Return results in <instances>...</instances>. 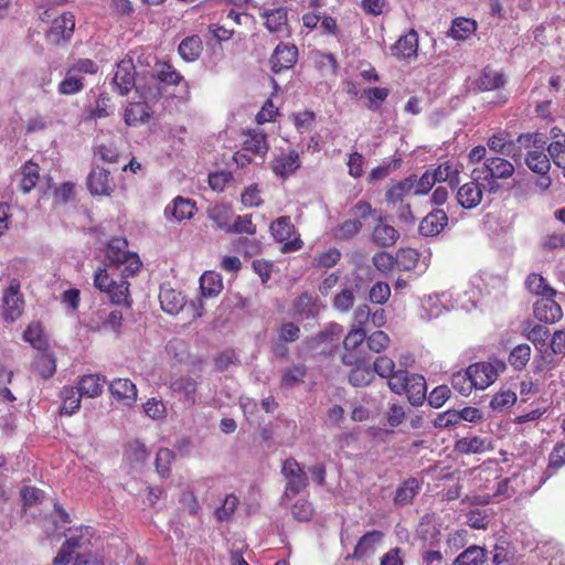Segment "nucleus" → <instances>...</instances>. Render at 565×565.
Instances as JSON below:
<instances>
[{
    "mask_svg": "<svg viewBox=\"0 0 565 565\" xmlns=\"http://www.w3.org/2000/svg\"><path fill=\"white\" fill-rule=\"evenodd\" d=\"M127 245V241L122 237L113 238L106 250L109 269L115 267L122 278L134 276L141 267L139 256L128 252Z\"/></svg>",
    "mask_w": 565,
    "mask_h": 565,
    "instance_id": "obj_1",
    "label": "nucleus"
},
{
    "mask_svg": "<svg viewBox=\"0 0 565 565\" xmlns=\"http://www.w3.org/2000/svg\"><path fill=\"white\" fill-rule=\"evenodd\" d=\"M505 369V362L499 359L471 364L470 373L475 388L486 390L497 381L499 374L503 373Z\"/></svg>",
    "mask_w": 565,
    "mask_h": 565,
    "instance_id": "obj_2",
    "label": "nucleus"
},
{
    "mask_svg": "<svg viewBox=\"0 0 565 565\" xmlns=\"http://www.w3.org/2000/svg\"><path fill=\"white\" fill-rule=\"evenodd\" d=\"M270 233L274 238L282 243L281 252L291 253L302 247V241L299 236H295L296 228L289 216H280L270 224Z\"/></svg>",
    "mask_w": 565,
    "mask_h": 565,
    "instance_id": "obj_3",
    "label": "nucleus"
},
{
    "mask_svg": "<svg viewBox=\"0 0 565 565\" xmlns=\"http://www.w3.org/2000/svg\"><path fill=\"white\" fill-rule=\"evenodd\" d=\"M281 473L288 480L284 497H295L308 486L306 472L294 458H288L284 461Z\"/></svg>",
    "mask_w": 565,
    "mask_h": 565,
    "instance_id": "obj_4",
    "label": "nucleus"
},
{
    "mask_svg": "<svg viewBox=\"0 0 565 565\" xmlns=\"http://www.w3.org/2000/svg\"><path fill=\"white\" fill-rule=\"evenodd\" d=\"M75 30V18L71 12H64L55 18L45 33L47 43L60 45L73 36Z\"/></svg>",
    "mask_w": 565,
    "mask_h": 565,
    "instance_id": "obj_5",
    "label": "nucleus"
},
{
    "mask_svg": "<svg viewBox=\"0 0 565 565\" xmlns=\"http://www.w3.org/2000/svg\"><path fill=\"white\" fill-rule=\"evenodd\" d=\"M480 179L481 174L479 173V169H475L472 171V180L458 188L456 198L459 205L463 209L471 210L481 203L483 190L480 184Z\"/></svg>",
    "mask_w": 565,
    "mask_h": 565,
    "instance_id": "obj_6",
    "label": "nucleus"
},
{
    "mask_svg": "<svg viewBox=\"0 0 565 565\" xmlns=\"http://www.w3.org/2000/svg\"><path fill=\"white\" fill-rule=\"evenodd\" d=\"M2 302L6 321L12 322L22 315L24 301L20 294V284L15 279H13L10 286L4 290Z\"/></svg>",
    "mask_w": 565,
    "mask_h": 565,
    "instance_id": "obj_7",
    "label": "nucleus"
},
{
    "mask_svg": "<svg viewBox=\"0 0 565 565\" xmlns=\"http://www.w3.org/2000/svg\"><path fill=\"white\" fill-rule=\"evenodd\" d=\"M463 169L462 163L456 159H448L440 162L435 169H429L433 178L437 182H448L451 188L459 186L460 173Z\"/></svg>",
    "mask_w": 565,
    "mask_h": 565,
    "instance_id": "obj_8",
    "label": "nucleus"
},
{
    "mask_svg": "<svg viewBox=\"0 0 565 565\" xmlns=\"http://www.w3.org/2000/svg\"><path fill=\"white\" fill-rule=\"evenodd\" d=\"M113 84L120 95L128 94L136 86L135 65L131 58H124L117 64Z\"/></svg>",
    "mask_w": 565,
    "mask_h": 565,
    "instance_id": "obj_9",
    "label": "nucleus"
},
{
    "mask_svg": "<svg viewBox=\"0 0 565 565\" xmlns=\"http://www.w3.org/2000/svg\"><path fill=\"white\" fill-rule=\"evenodd\" d=\"M391 55L398 58L411 61L417 56L418 34L415 30H409L407 34L402 35L394 45L391 46Z\"/></svg>",
    "mask_w": 565,
    "mask_h": 565,
    "instance_id": "obj_10",
    "label": "nucleus"
},
{
    "mask_svg": "<svg viewBox=\"0 0 565 565\" xmlns=\"http://www.w3.org/2000/svg\"><path fill=\"white\" fill-rule=\"evenodd\" d=\"M87 186L94 195H110L115 189L113 178L109 172L103 168H94L87 179Z\"/></svg>",
    "mask_w": 565,
    "mask_h": 565,
    "instance_id": "obj_11",
    "label": "nucleus"
},
{
    "mask_svg": "<svg viewBox=\"0 0 565 565\" xmlns=\"http://www.w3.org/2000/svg\"><path fill=\"white\" fill-rule=\"evenodd\" d=\"M299 153L295 150L280 153L270 162V168L273 172L282 180L287 179L289 175L295 173L296 170L299 169Z\"/></svg>",
    "mask_w": 565,
    "mask_h": 565,
    "instance_id": "obj_12",
    "label": "nucleus"
},
{
    "mask_svg": "<svg viewBox=\"0 0 565 565\" xmlns=\"http://www.w3.org/2000/svg\"><path fill=\"white\" fill-rule=\"evenodd\" d=\"M554 297L547 296L535 302L533 313L537 320L545 323H554L563 317V310L554 300Z\"/></svg>",
    "mask_w": 565,
    "mask_h": 565,
    "instance_id": "obj_13",
    "label": "nucleus"
},
{
    "mask_svg": "<svg viewBox=\"0 0 565 565\" xmlns=\"http://www.w3.org/2000/svg\"><path fill=\"white\" fill-rule=\"evenodd\" d=\"M298 51L295 45L280 43L276 46L271 57V70L279 73L294 66L297 61Z\"/></svg>",
    "mask_w": 565,
    "mask_h": 565,
    "instance_id": "obj_14",
    "label": "nucleus"
},
{
    "mask_svg": "<svg viewBox=\"0 0 565 565\" xmlns=\"http://www.w3.org/2000/svg\"><path fill=\"white\" fill-rule=\"evenodd\" d=\"M109 392L126 406H132L137 401V386L129 379H115L109 383Z\"/></svg>",
    "mask_w": 565,
    "mask_h": 565,
    "instance_id": "obj_15",
    "label": "nucleus"
},
{
    "mask_svg": "<svg viewBox=\"0 0 565 565\" xmlns=\"http://www.w3.org/2000/svg\"><path fill=\"white\" fill-rule=\"evenodd\" d=\"M383 532L381 531H369L358 542L352 554L347 556V559L361 561L369 555L375 553L376 544L383 539Z\"/></svg>",
    "mask_w": 565,
    "mask_h": 565,
    "instance_id": "obj_16",
    "label": "nucleus"
},
{
    "mask_svg": "<svg viewBox=\"0 0 565 565\" xmlns=\"http://www.w3.org/2000/svg\"><path fill=\"white\" fill-rule=\"evenodd\" d=\"M170 388L174 394L181 395V402L191 407L196 403L198 383L190 376H180L173 380Z\"/></svg>",
    "mask_w": 565,
    "mask_h": 565,
    "instance_id": "obj_17",
    "label": "nucleus"
},
{
    "mask_svg": "<svg viewBox=\"0 0 565 565\" xmlns=\"http://www.w3.org/2000/svg\"><path fill=\"white\" fill-rule=\"evenodd\" d=\"M448 224V216L444 210H434L428 213L419 224V233L424 236L438 235Z\"/></svg>",
    "mask_w": 565,
    "mask_h": 565,
    "instance_id": "obj_18",
    "label": "nucleus"
},
{
    "mask_svg": "<svg viewBox=\"0 0 565 565\" xmlns=\"http://www.w3.org/2000/svg\"><path fill=\"white\" fill-rule=\"evenodd\" d=\"M514 170V166L509 160L501 157H489L479 173H488L497 179H509L513 175Z\"/></svg>",
    "mask_w": 565,
    "mask_h": 565,
    "instance_id": "obj_19",
    "label": "nucleus"
},
{
    "mask_svg": "<svg viewBox=\"0 0 565 565\" xmlns=\"http://www.w3.org/2000/svg\"><path fill=\"white\" fill-rule=\"evenodd\" d=\"M544 145L545 142H542L535 149L527 150L524 158L527 168L541 175L547 174L551 169L550 157L544 152Z\"/></svg>",
    "mask_w": 565,
    "mask_h": 565,
    "instance_id": "obj_20",
    "label": "nucleus"
},
{
    "mask_svg": "<svg viewBox=\"0 0 565 565\" xmlns=\"http://www.w3.org/2000/svg\"><path fill=\"white\" fill-rule=\"evenodd\" d=\"M487 146L493 152L512 157L513 159L521 158L520 150L515 149L513 140L505 131H500L492 135L487 142Z\"/></svg>",
    "mask_w": 565,
    "mask_h": 565,
    "instance_id": "obj_21",
    "label": "nucleus"
},
{
    "mask_svg": "<svg viewBox=\"0 0 565 565\" xmlns=\"http://www.w3.org/2000/svg\"><path fill=\"white\" fill-rule=\"evenodd\" d=\"M159 301L162 310L172 316L179 313L185 305L184 296L170 287H161Z\"/></svg>",
    "mask_w": 565,
    "mask_h": 565,
    "instance_id": "obj_22",
    "label": "nucleus"
},
{
    "mask_svg": "<svg viewBox=\"0 0 565 565\" xmlns=\"http://www.w3.org/2000/svg\"><path fill=\"white\" fill-rule=\"evenodd\" d=\"M106 377L99 374H87L83 375L77 382V390L83 397L95 398L98 397L104 390Z\"/></svg>",
    "mask_w": 565,
    "mask_h": 565,
    "instance_id": "obj_23",
    "label": "nucleus"
},
{
    "mask_svg": "<svg viewBox=\"0 0 565 565\" xmlns=\"http://www.w3.org/2000/svg\"><path fill=\"white\" fill-rule=\"evenodd\" d=\"M287 9L282 7L265 10L262 17L265 20L264 24L267 30L271 33L287 32Z\"/></svg>",
    "mask_w": 565,
    "mask_h": 565,
    "instance_id": "obj_24",
    "label": "nucleus"
},
{
    "mask_svg": "<svg viewBox=\"0 0 565 565\" xmlns=\"http://www.w3.org/2000/svg\"><path fill=\"white\" fill-rule=\"evenodd\" d=\"M399 237V233L397 230L385 223L382 218H379L377 224L374 226L372 233L373 242L382 247H387L394 245Z\"/></svg>",
    "mask_w": 565,
    "mask_h": 565,
    "instance_id": "obj_25",
    "label": "nucleus"
},
{
    "mask_svg": "<svg viewBox=\"0 0 565 565\" xmlns=\"http://www.w3.org/2000/svg\"><path fill=\"white\" fill-rule=\"evenodd\" d=\"M151 109L147 102H131L125 109V122L128 126H136L149 120Z\"/></svg>",
    "mask_w": 565,
    "mask_h": 565,
    "instance_id": "obj_26",
    "label": "nucleus"
},
{
    "mask_svg": "<svg viewBox=\"0 0 565 565\" xmlns=\"http://www.w3.org/2000/svg\"><path fill=\"white\" fill-rule=\"evenodd\" d=\"M426 388L424 376L412 373L404 393L412 405H420L426 397Z\"/></svg>",
    "mask_w": 565,
    "mask_h": 565,
    "instance_id": "obj_27",
    "label": "nucleus"
},
{
    "mask_svg": "<svg viewBox=\"0 0 565 565\" xmlns=\"http://www.w3.org/2000/svg\"><path fill=\"white\" fill-rule=\"evenodd\" d=\"M244 149L254 154L264 157L269 146L266 140V135L259 129H252L245 134Z\"/></svg>",
    "mask_w": 565,
    "mask_h": 565,
    "instance_id": "obj_28",
    "label": "nucleus"
},
{
    "mask_svg": "<svg viewBox=\"0 0 565 565\" xmlns=\"http://www.w3.org/2000/svg\"><path fill=\"white\" fill-rule=\"evenodd\" d=\"M61 414L62 415H73L81 408V398L83 395L79 393L77 387L73 386H64L61 391Z\"/></svg>",
    "mask_w": 565,
    "mask_h": 565,
    "instance_id": "obj_29",
    "label": "nucleus"
},
{
    "mask_svg": "<svg viewBox=\"0 0 565 565\" xmlns=\"http://www.w3.org/2000/svg\"><path fill=\"white\" fill-rule=\"evenodd\" d=\"M203 50V43L199 35H191L183 39L179 45V54L186 62L196 61Z\"/></svg>",
    "mask_w": 565,
    "mask_h": 565,
    "instance_id": "obj_30",
    "label": "nucleus"
},
{
    "mask_svg": "<svg viewBox=\"0 0 565 565\" xmlns=\"http://www.w3.org/2000/svg\"><path fill=\"white\" fill-rule=\"evenodd\" d=\"M294 313L302 319L315 318L318 313L316 299L308 292L298 296L294 301Z\"/></svg>",
    "mask_w": 565,
    "mask_h": 565,
    "instance_id": "obj_31",
    "label": "nucleus"
},
{
    "mask_svg": "<svg viewBox=\"0 0 565 565\" xmlns=\"http://www.w3.org/2000/svg\"><path fill=\"white\" fill-rule=\"evenodd\" d=\"M194 203L182 196H177L172 204L166 207V214H171L177 221L181 222L183 220L190 218L194 213Z\"/></svg>",
    "mask_w": 565,
    "mask_h": 565,
    "instance_id": "obj_32",
    "label": "nucleus"
},
{
    "mask_svg": "<svg viewBox=\"0 0 565 565\" xmlns=\"http://www.w3.org/2000/svg\"><path fill=\"white\" fill-rule=\"evenodd\" d=\"M200 289L203 297H215L223 289L222 277L214 271H205L200 278Z\"/></svg>",
    "mask_w": 565,
    "mask_h": 565,
    "instance_id": "obj_33",
    "label": "nucleus"
},
{
    "mask_svg": "<svg viewBox=\"0 0 565 565\" xmlns=\"http://www.w3.org/2000/svg\"><path fill=\"white\" fill-rule=\"evenodd\" d=\"M33 370L43 379H50L56 371V360L52 353H39L32 364Z\"/></svg>",
    "mask_w": 565,
    "mask_h": 565,
    "instance_id": "obj_34",
    "label": "nucleus"
},
{
    "mask_svg": "<svg viewBox=\"0 0 565 565\" xmlns=\"http://www.w3.org/2000/svg\"><path fill=\"white\" fill-rule=\"evenodd\" d=\"M486 562V550L478 545H471L461 552L452 565H483Z\"/></svg>",
    "mask_w": 565,
    "mask_h": 565,
    "instance_id": "obj_35",
    "label": "nucleus"
},
{
    "mask_svg": "<svg viewBox=\"0 0 565 565\" xmlns=\"http://www.w3.org/2000/svg\"><path fill=\"white\" fill-rule=\"evenodd\" d=\"M153 76L167 85H178L182 79L181 74L168 62L156 63Z\"/></svg>",
    "mask_w": 565,
    "mask_h": 565,
    "instance_id": "obj_36",
    "label": "nucleus"
},
{
    "mask_svg": "<svg viewBox=\"0 0 565 565\" xmlns=\"http://www.w3.org/2000/svg\"><path fill=\"white\" fill-rule=\"evenodd\" d=\"M420 483L416 478L405 480L396 490L394 501L396 504H407L412 502L414 497L418 493Z\"/></svg>",
    "mask_w": 565,
    "mask_h": 565,
    "instance_id": "obj_37",
    "label": "nucleus"
},
{
    "mask_svg": "<svg viewBox=\"0 0 565 565\" xmlns=\"http://www.w3.org/2000/svg\"><path fill=\"white\" fill-rule=\"evenodd\" d=\"M504 83L505 79L502 73L486 67L478 79V88L482 92L493 90L502 87Z\"/></svg>",
    "mask_w": 565,
    "mask_h": 565,
    "instance_id": "obj_38",
    "label": "nucleus"
},
{
    "mask_svg": "<svg viewBox=\"0 0 565 565\" xmlns=\"http://www.w3.org/2000/svg\"><path fill=\"white\" fill-rule=\"evenodd\" d=\"M40 169L36 163L26 162L20 171V189L23 193H29L33 190L39 180Z\"/></svg>",
    "mask_w": 565,
    "mask_h": 565,
    "instance_id": "obj_39",
    "label": "nucleus"
},
{
    "mask_svg": "<svg viewBox=\"0 0 565 565\" xmlns=\"http://www.w3.org/2000/svg\"><path fill=\"white\" fill-rule=\"evenodd\" d=\"M388 95L390 89L386 87H367L362 93V96L366 98L365 107L371 111H377Z\"/></svg>",
    "mask_w": 565,
    "mask_h": 565,
    "instance_id": "obj_40",
    "label": "nucleus"
},
{
    "mask_svg": "<svg viewBox=\"0 0 565 565\" xmlns=\"http://www.w3.org/2000/svg\"><path fill=\"white\" fill-rule=\"evenodd\" d=\"M411 192L412 183H408L406 179H403L387 189L385 200L388 205L396 206L397 203H403L404 198Z\"/></svg>",
    "mask_w": 565,
    "mask_h": 565,
    "instance_id": "obj_41",
    "label": "nucleus"
},
{
    "mask_svg": "<svg viewBox=\"0 0 565 565\" xmlns=\"http://www.w3.org/2000/svg\"><path fill=\"white\" fill-rule=\"evenodd\" d=\"M405 179L408 183H412V191L414 195L427 194L436 183L430 170H426L420 178H417L416 174H412Z\"/></svg>",
    "mask_w": 565,
    "mask_h": 565,
    "instance_id": "obj_42",
    "label": "nucleus"
},
{
    "mask_svg": "<svg viewBox=\"0 0 565 565\" xmlns=\"http://www.w3.org/2000/svg\"><path fill=\"white\" fill-rule=\"evenodd\" d=\"M455 447L461 454H480L488 448V443L486 439L477 436L463 437L457 440Z\"/></svg>",
    "mask_w": 565,
    "mask_h": 565,
    "instance_id": "obj_43",
    "label": "nucleus"
},
{
    "mask_svg": "<svg viewBox=\"0 0 565 565\" xmlns=\"http://www.w3.org/2000/svg\"><path fill=\"white\" fill-rule=\"evenodd\" d=\"M451 385L461 395L468 396L475 388L470 373V365L465 371H458L451 376Z\"/></svg>",
    "mask_w": 565,
    "mask_h": 565,
    "instance_id": "obj_44",
    "label": "nucleus"
},
{
    "mask_svg": "<svg viewBox=\"0 0 565 565\" xmlns=\"http://www.w3.org/2000/svg\"><path fill=\"white\" fill-rule=\"evenodd\" d=\"M550 331L546 327L536 324L531 328L526 338L534 344V347L543 354H548L547 338Z\"/></svg>",
    "mask_w": 565,
    "mask_h": 565,
    "instance_id": "obj_45",
    "label": "nucleus"
},
{
    "mask_svg": "<svg viewBox=\"0 0 565 565\" xmlns=\"http://www.w3.org/2000/svg\"><path fill=\"white\" fill-rule=\"evenodd\" d=\"M525 284H526L527 289L532 294L540 295L543 298L547 297V296L556 295V290H554L552 287H550L546 282V280L544 279V277H542L539 274H534V273L530 274L526 278Z\"/></svg>",
    "mask_w": 565,
    "mask_h": 565,
    "instance_id": "obj_46",
    "label": "nucleus"
},
{
    "mask_svg": "<svg viewBox=\"0 0 565 565\" xmlns=\"http://www.w3.org/2000/svg\"><path fill=\"white\" fill-rule=\"evenodd\" d=\"M307 375V367L303 364H294L287 367L281 376V386L292 387L301 382Z\"/></svg>",
    "mask_w": 565,
    "mask_h": 565,
    "instance_id": "obj_47",
    "label": "nucleus"
},
{
    "mask_svg": "<svg viewBox=\"0 0 565 565\" xmlns=\"http://www.w3.org/2000/svg\"><path fill=\"white\" fill-rule=\"evenodd\" d=\"M209 216L217 227L226 233L232 224V211L225 205H215L209 210Z\"/></svg>",
    "mask_w": 565,
    "mask_h": 565,
    "instance_id": "obj_48",
    "label": "nucleus"
},
{
    "mask_svg": "<svg viewBox=\"0 0 565 565\" xmlns=\"http://www.w3.org/2000/svg\"><path fill=\"white\" fill-rule=\"evenodd\" d=\"M23 339L39 351L44 350L46 347V340L39 322H32L28 326L23 332Z\"/></svg>",
    "mask_w": 565,
    "mask_h": 565,
    "instance_id": "obj_49",
    "label": "nucleus"
},
{
    "mask_svg": "<svg viewBox=\"0 0 565 565\" xmlns=\"http://www.w3.org/2000/svg\"><path fill=\"white\" fill-rule=\"evenodd\" d=\"M83 86V77L68 68L65 78L58 85V92L62 95H73L81 92Z\"/></svg>",
    "mask_w": 565,
    "mask_h": 565,
    "instance_id": "obj_50",
    "label": "nucleus"
},
{
    "mask_svg": "<svg viewBox=\"0 0 565 565\" xmlns=\"http://www.w3.org/2000/svg\"><path fill=\"white\" fill-rule=\"evenodd\" d=\"M174 459V452L168 448H160L156 456V470L161 478H168L171 472V462Z\"/></svg>",
    "mask_w": 565,
    "mask_h": 565,
    "instance_id": "obj_51",
    "label": "nucleus"
},
{
    "mask_svg": "<svg viewBox=\"0 0 565 565\" xmlns=\"http://www.w3.org/2000/svg\"><path fill=\"white\" fill-rule=\"evenodd\" d=\"M419 259V253L414 248H401L395 257L398 268L411 270L416 267Z\"/></svg>",
    "mask_w": 565,
    "mask_h": 565,
    "instance_id": "obj_52",
    "label": "nucleus"
},
{
    "mask_svg": "<svg viewBox=\"0 0 565 565\" xmlns=\"http://www.w3.org/2000/svg\"><path fill=\"white\" fill-rule=\"evenodd\" d=\"M531 348L529 344H519L510 353L509 362L515 370H522L529 362Z\"/></svg>",
    "mask_w": 565,
    "mask_h": 565,
    "instance_id": "obj_53",
    "label": "nucleus"
},
{
    "mask_svg": "<svg viewBox=\"0 0 565 565\" xmlns=\"http://www.w3.org/2000/svg\"><path fill=\"white\" fill-rule=\"evenodd\" d=\"M106 292L109 295L111 302L116 305H129V282L127 280L120 282L114 280L113 286L109 287Z\"/></svg>",
    "mask_w": 565,
    "mask_h": 565,
    "instance_id": "obj_54",
    "label": "nucleus"
},
{
    "mask_svg": "<svg viewBox=\"0 0 565 565\" xmlns=\"http://www.w3.org/2000/svg\"><path fill=\"white\" fill-rule=\"evenodd\" d=\"M362 222L358 218L347 220L341 223L335 230L334 235L340 239H350L360 233Z\"/></svg>",
    "mask_w": 565,
    "mask_h": 565,
    "instance_id": "obj_55",
    "label": "nucleus"
},
{
    "mask_svg": "<svg viewBox=\"0 0 565 565\" xmlns=\"http://www.w3.org/2000/svg\"><path fill=\"white\" fill-rule=\"evenodd\" d=\"M92 537L90 527H81L76 533L70 535L63 544L72 552L89 543Z\"/></svg>",
    "mask_w": 565,
    "mask_h": 565,
    "instance_id": "obj_56",
    "label": "nucleus"
},
{
    "mask_svg": "<svg viewBox=\"0 0 565 565\" xmlns=\"http://www.w3.org/2000/svg\"><path fill=\"white\" fill-rule=\"evenodd\" d=\"M476 30V22L469 19H457L454 21L450 35L457 40H463L468 38Z\"/></svg>",
    "mask_w": 565,
    "mask_h": 565,
    "instance_id": "obj_57",
    "label": "nucleus"
},
{
    "mask_svg": "<svg viewBox=\"0 0 565 565\" xmlns=\"http://www.w3.org/2000/svg\"><path fill=\"white\" fill-rule=\"evenodd\" d=\"M355 301L354 290L352 288H342L333 298V307L341 311H349Z\"/></svg>",
    "mask_w": 565,
    "mask_h": 565,
    "instance_id": "obj_58",
    "label": "nucleus"
},
{
    "mask_svg": "<svg viewBox=\"0 0 565 565\" xmlns=\"http://www.w3.org/2000/svg\"><path fill=\"white\" fill-rule=\"evenodd\" d=\"M228 233L254 235L256 233V225L252 222L250 215H237L232 221Z\"/></svg>",
    "mask_w": 565,
    "mask_h": 565,
    "instance_id": "obj_59",
    "label": "nucleus"
},
{
    "mask_svg": "<svg viewBox=\"0 0 565 565\" xmlns=\"http://www.w3.org/2000/svg\"><path fill=\"white\" fill-rule=\"evenodd\" d=\"M391 297V287L387 282L377 281L375 282L370 291L369 299L375 305H384Z\"/></svg>",
    "mask_w": 565,
    "mask_h": 565,
    "instance_id": "obj_60",
    "label": "nucleus"
},
{
    "mask_svg": "<svg viewBox=\"0 0 565 565\" xmlns=\"http://www.w3.org/2000/svg\"><path fill=\"white\" fill-rule=\"evenodd\" d=\"M143 411L148 417L154 420L163 419L167 416V406L161 399L149 398L143 405Z\"/></svg>",
    "mask_w": 565,
    "mask_h": 565,
    "instance_id": "obj_61",
    "label": "nucleus"
},
{
    "mask_svg": "<svg viewBox=\"0 0 565 565\" xmlns=\"http://www.w3.org/2000/svg\"><path fill=\"white\" fill-rule=\"evenodd\" d=\"M516 402V394L511 390H505L497 393L491 402L490 407L494 411H503L512 406Z\"/></svg>",
    "mask_w": 565,
    "mask_h": 565,
    "instance_id": "obj_62",
    "label": "nucleus"
},
{
    "mask_svg": "<svg viewBox=\"0 0 565 565\" xmlns=\"http://www.w3.org/2000/svg\"><path fill=\"white\" fill-rule=\"evenodd\" d=\"M127 458L132 462L137 465H142L147 461L149 458V452L146 448V446L135 440L129 444L127 451H126Z\"/></svg>",
    "mask_w": 565,
    "mask_h": 565,
    "instance_id": "obj_63",
    "label": "nucleus"
},
{
    "mask_svg": "<svg viewBox=\"0 0 565 565\" xmlns=\"http://www.w3.org/2000/svg\"><path fill=\"white\" fill-rule=\"evenodd\" d=\"M548 345V354H544V359H550L552 354L565 355V331L556 330Z\"/></svg>",
    "mask_w": 565,
    "mask_h": 565,
    "instance_id": "obj_64",
    "label": "nucleus"
}]
</instances>
